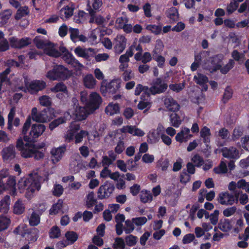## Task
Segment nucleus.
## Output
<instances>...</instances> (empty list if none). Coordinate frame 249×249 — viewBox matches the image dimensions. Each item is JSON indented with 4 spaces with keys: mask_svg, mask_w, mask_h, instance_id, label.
Masks as SVG:
<instances>
[{
    "mask_svg": "<svg viewBox=\"0 0 249 249\" xmlns=\"http://www.w3.org/2000/svg\"><path fill=\"white\" fill-rule=\"evenodd\" d=\"M25 84L26 87V89H25L24 88H20V89L23 90L25 91L28 90L31 93H34L38 92V91L42 90L46 86V83L42 80H34L31 82L30 83L27 81V79H25Z\"/></svg>",
    "mask_w": 249,
    "mask_h": 249,
    "instance_id": "nucleus-6",
    "label": "nucleus"
},
{
    "mask_svg": "<svg viewBox=\"0 0 249 249\" xmlns=\"http://www.w3.org/2000/svg\"><path fill=\"white\" fill-rule=\"evenodd\" d=\"M49 110L44 109L40 112H38L36 107H33L32 109L31 117L32 119L36 122L45 123L49 121L51 119L48 115Z\"/></svg>",
    "mask_w": 249,
    "mask_h": 249,
    "instance_id": "nucleus-9",
    "label": "nucleus"
},
{
    "mask_svg": "<svg viewBox=\"0 0 249 249\" xmlns=\"http://www.w3.org/2000/svg\"><path fill=\"white\" fill-rule=\"evenodd\" d=\"M132 220L137 226H141L143 225L147 221V218L145 217L133 218Z\"/></svg>",
    "mask_w": 249,
    "mask_h": 249,
    "instance_id": "nucleus-63",
    "label": "nucleus"
},
{
    "mask_svg": "<svg viewBox=\"0 0 249 249\" xmlns=\"http://www.w3.org/2000/svg\"><path fill=\"white\" fill-rule=\"evenodd\" d=\"M120 131L124 133H128L133 136L138 137H142L145 134V133L143 130L137 127L135 125L123 126L120 129Z\"/></svg>",
    "mask_w": 249,
    "mask_h": 249,
    "instance_id": "nucleus-16",
    "label": "nucleus"
},
{
    "mask_svg": "<svg viewBox=\"0 0 249 249\" xmlns=\"http://www.w3.org/2000/svg\"><path fill=\"white\" fill-rule=\"evenodd\" d=\"M102 99L99 93L92 92L89 96L87 108H89L90 112H93L98 109L101 105Z\"/></svg>",
    "mask_w": 249,
    "mask_h": 249,
    "instance_id": "nucleus-7",
    "label": "nucleus"
},
{
    "mask_svg": "<svg viewBox=\"0 0 249 249\" xmlns=\"http://www.w3.org/2000/svg\"><path fill=\"white\" fill-rule=\"evenodd\" d=\"M214 172L216 174H225L227 172L228 169L227 167L226 163L221 160L220 164L217 167H215L213 169Z\"/></svg>",
    "mask_w": 249,
    "mask_h": 249,
    "instance_id": "nucleus-46",
    "label": "nucleus"
},
{
    "mask_svg": "<svg viewBox=\"0 0 249 249\" xmlns=\"http://www.w3.org/2000/svg\"><path fill=\"white\" fill-rule=\"evenodd\" d=\"M4 161H10L15 159L16 156V149L13 145H9L3 148L1 152Z\"/></svg>",
    "mask_w": 249,
    "mask_h": 249,
    "instance_id": "nucleus-12",
    "label": "nucleus"
},
{
    "mask_svg": "<svg viewBox=\"0 0 249 249\" xmlns=\"http://www.w3.org/2000/svg\"><path fill=\"white\" fill-rule=\"evenodd\" d=\"M217 200L221 205H232L235 202L234 196L228 192H221L218 194Z\"/></svg>",
    "mask_w": 249,
    "mask_h": 249,
    "instance_id": "nucleus-14",
    "label": "nucleus"
},
{
    "mask_svg": "<svg viewBox=\"0 0 249 249\" xmlns=\"http://www.w3.org/2000/svg\"><path fill=\"white\" fill-rule=\"evenodd\" d=\"M65 152V148L63 147L53 148L51 151V160L53 164L60 161Z\"/></svg>",
    "mask_w": 249,
    "mask_h": 249,
    "instance_id": "nucleus-19",
    "label": "nucleus"
},
{
    "mask_svg": "<svg viewBox=\"0 0 249 249\" xmlns=\"http://www.w3.org/2000/svg\"><path fill=\"white\" fill-rule=\"evenodd\" d=\"M29 13V10L27 6L21 7L18 10L16 15H15V18L16 19H19L28 15Z\"/></svg>",
    "mask_w": 249,
    "mask_h": 249,
    "instance_id": "nucleus-40",
    "label": "nucleus"
},
{
    "mask_svg": "<svg viewBox=\"0 0 249 249\" xmlns=\"http://www.w3.org/2000/svg\"><path fill=\"white\" fill-rule=\"evenodd\" d=\"M168 17L173 21H176L178 18V13L177 9L175 7L171 8L168 11Z\"/></svg>",
    "mask_w": 249,
    "mask_h": 249,
    "instance_id": "nucleus-56",
    "label": "nucleus"
},
{
    "mask_svg": "<svg viewBox=\"0 0 249 249\" xmlns=\"http://www.w3.org/2000/svg\"><path fill=\"white\" fill-rule=\"evenodd\" d=\"M233 59L239 63H242L245 59V54L239 53L237 50H233L231 53Z\"/></svg>",
    "mask_w": 249,
    "mask_h": 249,
    "instance_id": "nucleus-42",
    "label": "nucleus"
},
{
    "mask_svg": "<svg viewBox=\"0 0 249 249\" xmlns=\"http://www.w3.org/2000/svg\"><path fill=\"white\" fill-rule=\"evenodd\" d=\"M79 158V156L76 154L71 157L70 159V168L71 172L73 173H77L79 171L78 161L77 160V159Z\"/></svg>",
    "mask_w": 249,
    "mask_h": 249,
    "instance_id": "nucleus-35",
    "label": "nucleus"
},
{
    "mask_svg": "<svg viewBox=\"0 0 249 249\" xmlns=\"http://www.w3.org/2000/svg\"><path fill=\"white\" fill-rule=\"evenodd\" d=\"M39 104L43 107H48L52 104V100L51 97L47 95H43L38 99Z\"/></svg>",
    "mask_w": 249,
    "mask_h": 249,
    "instance_id": "nucleus-50",
    "label": "nucleus"
},
{
    "mask_svg": "<svg viewBox=\"0 0 249 249\" xmlns=\"http://www.w3.org/2000/svg\"><path fill=\"white\" fill-rule=\"evenodd\" d=\"M74 8L72 6L69 5L66 6L62 8L60 11V15L61 18L68 19L73 15Z\"/></svg>",
    "mask_w": 249,
    "mask_h": 249,
    "instance_id": "nucleus-29",
    "label": "nucleus"
},
{
    "mask_svg": "<svg viewBox=\"0 0 249 249\" xmlns=\"http://www.w3.org/2000/svg\"><path fill=\"white\" fill-rule=\"evenodd\" d=\"M66 120L64 117H60L57 119L53 120L49 124V128L51 130H53L59 125L65 123Z\"/></svg>",
    "mask_w": 249,
    "mask_h": 249,
    "instance_id": "nucleus-53",
    "label": "nucleus"
},
{
    "mask_svg": "<svg viewBox=\"0 0 249 249\" xmlns=\"http://www.w3.org/2000/svg\"><path fill=\"white\" fill-rule=\"evenodd\" d=\"M146 29L155 35H158L161 31V26L150 24L146 26Z\"/></svg>",
    "mask_w": 249,
    "mask_h": 249,
    "instance_id": "nucleus-55",
    "label": "nucleus"
},
{
    "mask_svg": "<svg viewBox=\"0 0 249 249\" xmlns=\"http://www.w3.org/2000/svg\"><path fill=\"white\" fill-rule=\"evenodd\" d=\"M114 185L108 182H106L98 189L97 195L98 198L100 199L108 198L114 190Z\"/></svg>",
    "mask_w": 249,
    "mask_h": 249,
    "instance_id": "nucleus-10",
    "label": "nucleus"
},
{
    "mask_svg": "<svg viewBox=\"0 0 249 249\" xmlns=\"http://www.w3.org/2000/svg\"><path fill=\"white\" fill-rule=\"evenodd\" d=\"M56 70H55L54 66L52 70L48 71L46 75V77L50 80L54 81L58 80Z\"/></svg>",
    "mask_w": 249,
    "mask_h": 249,
    "instance_id": "nucleus-64",
    "label": "nucleus"
},
{
    "mask_svg": "<svg viewBox=\"0 0 249 249\" xmlns=\"http://www.w3.org/2000/svg\"><path fill=\"white\" fill-rule=\"evenodd\" d=\"M193 135L190 133V129L186 127H181L180 130L178 132L175 139L177 142L179 143L186 142L191 139Z\"/></svg>",
    "mask_w": 249,
    "mask_h": 249,
    "instance_id": "nucleus-13",
    "label": "nucleus"
},
{
    "mask_svg": "<svg viewBox=\"0 0 249 249\" xmlns=\"http://www.w3.org/2000/svg\"><path fill=\"white\" fill-rule=\"evenodd\" d=\"M224 59L223 54H219L214 55L211 58V65L205 64L203 67L204 69L208 70L210 72H213L220 70Z\"/></svg>",
    "mask_w": 249,
    "mask_h": 249,
    "instance_id": "nucleus-8",
    "label": "nucleus"
},
{
    "mask_svg": "<svg viewBox=\"0 0 249 249\" xmlns=\"http://www.w3.org/2000/svg\"><path fill=\"white\" fill-rule=\"evenodd\" d=\"M41 180V177L37 173L31 174L28 178H21L18 181V188L21 191L26 190L33 193L40 189Z\"/></svg>",
    "mask_w": 249,
    "mask_h": 249,
    "instance_id": "nucleus-1",
    "label": "nucleus"
},
{
    "mask_svg": "<svg viewBox=\"0 0 249 249\" xmlns=\"http://www.w3.org/2000/svg\"><path fill=\"white\" fill-rule=\"evenodd\" d=\"M200 136L203 139V142L205 143H209L210 141V136H211V132L210 129L206 127H203L200 131Z\"/></svg>",
    "mask_w": 249,
    "mask_h": 249,
    "instance_id": "nucleus-38",
    "label": "nucleus"
},
{
    "mask_svg": "<svg viewBox=\"0 0 249 249\" xmlns=\"http://www.w3.org/2000/svg\"><path fill=\"white\" fill-rule=\"evenodd\" d=\"M74 52L78 57H82L86 59L89 58L95 53L93 49L91 48H84L80 46L76 47L74 50Z\"/></svg>",
    "mask_w": 249,
    "mask_h": 249,
    "instance_id": "nucleus-18",
    "label": "nucleus"
},
{
    "mask_svg": "<svg viewBox=\"0 0 249 249\" xmlns=\"http://www.w3.org/2000/svg\"><path fill=\"white\" fill-rule=\"evenodd\" d=\"M170 121L172 126L178 127L182 122L179 116L176 113L171 114L170 116Z\"/></svg>",
    "mask_w": 249,
    "mask_h": 249,
    "instance_id": "nucleus-41",
    "label": "nucleus"
},
{
    "mask_svg": "<svg viewBox=\"0 0 249 249\" xmlns=\"http://www.w3.org/2000/svg\"><path fill=\"white\" fill-rule=\"evenodd\" d=\"M141 201L144 203H148L152 201L153 199V196L150 191L147 190H142L141 191L140 195Z\"/></svg>",
    "mask_w": 249,
    "mask_h": 249,
    "instance_id": "nucleus-37",
    "label": "nucleus"
},
{
    "mask_svg": "<svg viewBox=\"0 0 249 249\" xmlns=\"http://www.w3.org/2000/svg\"><path fill=\"white\" fill-rule=\"evenodd\" d=\"M96 202L93 192H89L87 196L86 205L88 208L92 207Z\"/></svg>",
    "mask_w": 249,
    "mask_h": 249,
    "instance_id": "nucleus-47",
    "label": "nucleus"
},
{
    "mask_svg": "<svg viewBox=\"0 0 249 249\" xmlns=\"http://www.w3.org/2000/svg\"><path fill=\"white\" fill-rule=\"evenodd\" d=\"M50 90L53 92L61 91L64 93H67V87L62 83H57L54 87L52 88Z\"/></svg>",
    "mask_w": 249,
    "mask_h": 249,
    "instance_id": "nucleus-45",
    "label": "nucleus"
},
{
    "mask_svg": "<svg viewBox=\"0 0 249 249\" xmlns=\"http://www.w3.org/2000/svg\"><path fill=\"white\" fill-rule=\"evenodd\" d=\"M120 112V107L118 104L110 103L105 108V112L107 115L112 116L119 113Z\"/></svg>",
    "mask_w": 249,
    "mask_h": 249,
    "instance_id": "nucleus-28",
    "label": "nucleus"
},
{
    "mask_svg": "<svg viewBox=\"0 0 249 249\" xmlns=\"http://www.w3.org/2000/svg\"><path fill=\"white\" fill-rule=\"evenodd\" d=\"M55 70H56V71L58 79H67L71 75L69 70L62 65L55 66Z\"/></svg>",
    "mask_w": 249,
    "mask_h": 249,
    "instance_id": "nucleus-23",
    "label": "nucleus"
},
{
    "mask_svg": "<svg viewBox=\"0 0 249 249\" xmlns=\"http://www.w3.org/2000/svg\"><path fill=\"white\" fill-rule=\"evenodd\" d=\"M234 64L235 63L234 60L233 59H230L226 65L224 66L223 67H221V68L220 69L221 72L223 74H226L233 67Z\"/></svg>",
    "mask_w": 249,
    "mask_h": 249,
    "instance_id": "nucleus-52",
    "label": "nucleus"
},
{
    "mask_svg": "<svg viewBox=\"0 0 249 249\" xmlns=\"http://www.w3.org/2000/svg\"><path fill=\"white\" fill-rule=\"evenodd\" d=\"M127 39L122 35H118L113 40L114 52L116 54L121 53L126 48Z\"/></svg>",
    "mask_w": 249,
    "mask_h": 249,
    "instance_id": "nucleus-11",
    "label": "nucleus"
},
{
    "mask_svg": "<svg viewBox=\"0 0 249 249\" xmlns=\"http://www.w3.org/2000/svg\"><path fill=\"white\" fill-rule=\"evenodd\" d=\"M40 215L39 213L34 209L29 210L28 219L31 226H36L40 222Z\"/></svg>",
    "mask_w": 249,
    "mask_h": 249,
    "instance_id": "nucleus-21",
    "label": "nucleus"
},
{
    "mask_svg": "<svg viewBox=\"0 0 249 249\" xmlns=\"http://www.w3.org/2000/svg\"><path fill=\"white\" fill-rule=\"evenodd\" d=\"M70 37L71 40L74 42L78 41V37L79 36V31L78 29L70 28L69 29Z\"/></svg>",
    "mask_w": 249,
    "mask_h": 249,
    "instance_id": "nucleus-54",
    "label": "nucleus"
},
{
    "mask_svg": "<svg viewBox=\"0 0 249 249\" xmlns=\"http://www.w3.org/2000/svg\"><path fill=\"white\" fill-rule=\"evenodd\" d=\"M112 247L114 249H124L125 247L124 240L122 238H116Z\"/></svg>",
    "mask_w": 249,
    "mask_h": 249,
    "instance_id": "nucleus-57",
    "label": "nucleus"
},
{
    "mask_svg": "<svg viewBox=\"0 0 249 249\" xmlns=\"http://www.w3.org/2000/svg\"><path fill=\"white\" fill-rule=\"evenodd\" d=\"M164 105L170 111L175 112L178 110L179 106L178 103L172 97H167L164 100Z\"/></svg>",
    "mask_w": 249,
    "mask_h": 249,
    "instance_id": "nucleus-24",
    "label": "nucleus"
},
{
    "mask_svg": "<svg viewBox=\"0 0 249 249\" xmlns=\"http://www.w3.org/2000/svg\"><path fill=\"white\" fill-rule=\"evenodd\" d=\"M63 206V201L62 199H59L50 209V214L55 215L62 212Z\"/></svg>",
    "mask_w": 249,
    "mask_h": 249,
    "instance_id": "nucleus-30",
    "label": "nucleus"
},
{
    "mask_svg": "<svg viewBox=\"0 0 249 249\" xmlns=\"http://www.w3.org/2000/svg\"><path fill=\"white\" fill-rule=\"evenodd\" d=\"M1 184H4L5 185L4 190L8 189H15L16 186V179L14 177H9L5 182V180H2Z\"/></svg>",
    "mask_w": 249,
    "mask_h": 249,
    "instance_id": "nucleus-39",
    "label": "nucleus"
},
{
    "mask_svg": "<svg viewBox=\"0 0 249 249\" xmlns=\"http://www.w3.org/2000/svg\"><path fill=\"white\" fill-rule=\"evenodd\" d=\"M80 126L78 124H74L73 127V126L71 125L70 130L67 132L65 138L66 140L69 142L73 140L74 139L75 131L78 130Z\"/></svg>",
    "mask_w": 249,
    "mask_h": 249,
    "instance_id": "nucleus-36",
    "label": "nucleus"
},
{
    "mask_svg": "<svg viewBox=\"0 0 249 249\" xmlns=\"http://www.w3.org/2000/svg\"><path fill=\"white\" fill-rule=\"evenodd\" d=\"M25 209L24 204L21 199L18 200L13 206V212L15 214H21L25 211Z\"/></svg>",
    "mask_w": 249,
    "mask_h": 249,
    "instance_id": "nucleus-33",
    "label": "nucleus"
},
{
    "mask_svg": "<svg viewBox=\"0 0 249 249\" xmlns=\"http://www.w3.org/2000/svg\"><path fill=\"white\" fill-rule=\"evenodd\" d=\"M64 189L60 184H55L53 190V194L56 196H60L63 193Z\"/></svg>",
    "mask_w": 249,
    "mask_h": 249,
    "instance_id": "nucleus-58",
    "label": "nucleus"
},
{
    "mask_svg": "<svg viewBox=\"0 0 249 249\" xmlns=\"http://www.w3.org/2000/svg\"><path fill=\"white\" fill-rule=\"evenodd\" d=\"M168 84L162 81L161 78H158L154 81L150 88H146V91H149V95L160 94L166 91Z\"/></svg>",
    "mask_w": 249,
    "mask_h": 249,
    "instance_id": "nucleus-5",
    "label": "nucleus"
},
{
    "mask_svg": "<svg viewBox=\"0 0 249 249\" xmlns=\"http://www.w3.org/2000/svg\"><path fill=\"white\" fill-rule=\"evenodd\" d=\"M24 144L21 138H19L16 143V147L20 151L21 155L23 158H28L33 157L36 150V145L31 141H27Z\"/></svg>",
    "mask_w": 249,
    "mask_h": 249,
    "instance_id": "nucleus-3",
    "label": "nucleus"
},
{
    "mask_svg": "<svg viewBox=\"0 0 249 249\" xmlns=\"http://www.w3.org/2000/svg\"><path fill=\"white\" fill-rule=\"evenodd\" d=\"M31 120L28 118L24 124L22 128V134L25 136L24 139L26 141H32V140L41 136L44 132L46 127L44 124H35L32 125L29 133V136H27V131L30 126Z\"/></svg>",
    "mask_w": 249,
    "mask_h": 249,
    "instance_id": "nucleus-2",
    "label": "nucleus"
},
{
    "mask_svg": "<svg viewBox=\"0 0 249 249\" xmlns=\"http://www.w3.org/2000/svg\"><path fill=\"white\" fill-rule=\"evenodd\" d=\"M10 198L8 196H6L0 201V212L6 213L9 210Z\"/></svg>",
    "mask_w": 249,
    "mask_h": 249,
    "instance_id": "nucleus-32",
    "label": "nucleus"
},
{
    "mask_svg": "<svg viewBox=\"0 0 249 249\" xmlns=\"http://www.w3.org/2000/svg\"><path fill=\"white\" fill-rule=\"evenodd\" d=\"M10 42L12 47L22 48L29 45L31 43V40L27 37L18 39L12 37L10 39Z\"/></svg>",
    "mask_w": 249,
    "mask_h": 249,
    "instance_id": "nucleus-22",
    "label": "nucleus"
},
{
    "mask_svg": "<svg viewBox=\"0 0 249 249\" xmlns=\"http://www.w3.org/2000/svg\"><path fill=\"white\" fill-rule=\"evenodd\" d=\"M184 83L171 84L169 85V89L175 92H179L184 88Z\"/></svg>",
    "mask_w": 249,
    "mask_h": 249,
    "instance_id": "nucleus-59",
    "label": "nucleus"
},
{
    "mask_svg": "<svg viewBox=\"0 0 249 249\" xmlns=\"http://www.w3.org/2000/svg\"><path fill=\"white\" fill-rule=\"evenodd\" d=\"M120 80H112L107 84V89L109 92L114 93L120 88Z\"/></svg>",
    "mask_w": 249,
    "mask_h": 249,
    "instance_id": "nucleus-31",
    "label": "nucleus"
},
{
    "mask_svg": "<svg viewBox=\"0 0 249 249\" xmlns=\"http://www.w3.org/2000/svg\"><path fill=\"white\" fill-rule=\"evenodd\" d=\"M91 113L89 108L79 106L76 104H74L72 107L70 108L68 111L71 117H73L77 121L85 120Z\"/></svg>",
    "mask_w": 249,
    "mask_h": 249,
    "instance_id": "nucleus-4",
    "label": "nucleus"
},
{
    "mask_svg": "<svg viewBox=\"0 0 249 249\" xmlns=\"http://www.w3.org/2000/svg\"><path fill=\"white\" fill-rule=\"evenodd\" d=\"M49 234L51 238H58L61 235V231L57 226H54L50 229Z\"/></svg>",
    "mask_w": 249,
    "mask_h": 249,
    "instance_id": "nucleus-43",
    "label": "nucleus"
},
{
    "mask_svg": "<svg viewBox=\"0 0 249 249\" xmlns=\"http://www.w3.org/2000/svg\"><path fill=\"white\" fill-rule=\"evenodd\" d=\"M44 52L46 54L53 57H56L60 55V52L58 51L54 45L50 42L46 46Z\"/></svg>",
    "mask_w": 249,
    "mask_h": 249,
    "instance_id": "nucleus-25",
    "label": "nucleus"
},
{
    "mask_svg": "<svg viewBox=\"0 0 249 249\" xmlns=\"http://www.w3.org/2000/svg\"><path fill=\"white\" fill-rule=\"evenodd\" d=\"M218 228L224 232H228L231 229L232 225L231 222L229 219H224L220 221L218 224Z\"/></svg>",
    "mask_w": 249,
    "mask_h": 249,
    "instance_id": "nucleus-34",
    "label": "nucleus"
},
{
    "mask_svg": "<svg viewBox=\"0 0 249 249\" xmlns=\"http://www.w3.org/2000/svg\"><path fill=\"white\" fill-rule=\"evenodd\" d=\"M66 241H62L58 243V246L62 248H64L68 245L72 244L75 242L77 238V234L73 231H68L65 234Z\"/></svg>",
    "mask_w": 249,
    "mask_h": 249,
    "instance_id": "nucleus-20",
    "label": "nucleus"
},
{
    "mask_svg": "<svg viewBox=\"0 0 249 249\" xmlns=\"http://www.w3.org/2000/svg\"><path fill=\"white\" fill-rule=\"evenodd\" d=\"M192 161L197 167H200L204 164V160L202 157L198 154H196L192 158Z\"/></svg>",
    "mask_w": 249,
    "mask_h": 249,
    "instance_id": "nucleus-61",
    "label": "nucleus"
},
{
    "mask_svg": "<svg viewBox=\"0 0 249 249\" xmlns=\"http://www.w3.org/2000/svg\"><path fill=\"white\" fill-rule=\"evenodd\" d=\"M221 152L224 157L230 159H237L240 157L239 152L236 147H225L221 149Z\"/></svg>",
    "mask_w": 249,
    "mask_h": 249,
    "instance_id": "nucleus-17",
    "label": "nucleus"
},
{
    "mask_svg": "<svg viewBox=\"0 0 249 249\" xmlns=\"http://www.w3.org/2000/svg\"><path fill=\"white\" fill-rule=\"evenodd\" d=\"M237 208L235 206L229 207L225 209L223 212V215L226 217H230L233 215L236 212Z\"/></svg>",
    "mask_w": 249,
    "mask_h": 249,
    "instance_id": "nucleus-62",
    "label": "nucleus"
},
{
    "mask_svg": "<svg viewBox=\"0 0 249 249\" xmlns=\"http://www.w3.org/2000/svg\"><path fill=\"white\" fill-rule=\"evenodd\" d=\"M194 80L197 84L203 86V88L205 91L207 90L208 87L205 84L208 82V78L206 76L201 73H198L196 75L194 76Z\"/></svg>",
    "mask_w": 249,
    "mask_h": 249,
    "instance_id": "nucleus-27",
    "label": "nucleus"
},
{
    "mask_svg": "<svg viewBox=\"0 0 249 249\" xmlns=\"http://www.w3.org/2000/svg\"><path fill=\"white\" fill-rule=\"evenodd\" d=\"M34 41L36 46L38 49H43L44 50L49 42V41L47 40L45 41L38 36L36 37L34 40Z\"/></svg>",
    "mask_w": 249,
    "mask_h": 249,
    "instance_id": "nucleus-51",
    "label": "nucleus"
},
{
    "mask_svg": "<svg viewBox=\"0 0 249 249\" xmlns=\"http://www.w3.org/2000/svg\"><path fill=\"white\" fill-rule=\"evenodd\" d=\"M10 223V219L5 216H0V231H3L6 229Z\"/></svg>",
    "mask_w": 249,
    "mask_h": 249,
    "instance_id": "nucleus-44",
    "label": "nucleus"
},
{
    "mask_svg": "<svg viewBox=\"0 0 249 249\" xmlns=\"http://www.w3.org/2000/svg\"><path fill=\"white\" fill-rule=\"evenodd\" d=\"M137 241V237L133 235H129L125 237V242L128 246L131 247L135 245Z\"/></svg>",
    "mask_w": 249,
    "mask_h": 249,
    "instance_id": "nucleus-60",
    "label": "nucleus"
},
{
    "mask_svg": "<svg viewBox=\"0 0 249 249\" xmlns=\"http://www.w3.org/2000/svg\"><path fill=\"white\" fill-rule=\"evenodd\" d=\"M62 57L67 63L71 65L77 70H81L84 68V66L70 52L62 54Z\"/></svg>",
    "mask_w": 249,
    "mask_h": 249,
    "instance_id": "nucleus-15",
    "label": "nucleus"
},
{
    "mask_svg": "<svg viewBox=\"0 0 249 249\" xmlns=\"http://www.w3.org/2000/svg\"><path fill=\"white\" fill-rule=\"evenodd\" d=\"M97 81L93 76L91 74H87L83 78L84 86L88 89H94L96 85Z\"/></svg>",
    "mask_w": 249,
    "mask_h": 249,
    "instance_id": "nucleus-26",
    "label": "nucleus"
},
{
    "mask_svg": "<svg viewBox=\"0 0 249 249\" xmlns=\"http://www.w3.org/2000/svg\"><path fill=\"white\" fill-rule=\"evenodd\" d=\"M89 132L87 131L81 130L79 132L76 133L74 136V142L75 143H79L83 141V138L88 136Z\"/></svg>",
    "mask_w": 249,
    "mask_h": 249,
    "instance_id": "nucleus-48",
    "label": "nucleus"
},
{
    "mask_svg": "<svg viewBox=\"0 0 249 249\" xmlns=\"http://www.w3.org/2000/svg\"><path fill=\"white\" fill-rule=\"evenodd\" d=\"M159 135L156 133L155 130H152L150 131L148 135L147 138L148 139V142L151 143H155L158 142L159 140Z\"/></svg>",
    "mask_w": 249,
    "mask_h": 249,
    "instance_id": "nucleus-49",
    "label": "nucleus"
}]
</instances>
